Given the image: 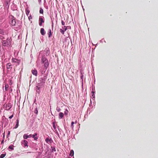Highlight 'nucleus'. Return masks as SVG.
I'll return each mask as SVG.
<instances>
[{
    "label": "nucleus",
    "instance_id": "obj_1",
    "mask_svg": "<svg viewBox=\"0 0 158 158\" xmlns=\"http://www.w3.org/2000/svg\"><path fill=\"white\" fill-rule=\"evenodd\" d=\"M41 62L42 64H44V68L47 69L49 65L48 60L45 57L43 56L41 59Z\"/></svg>",
    "mask_w": 158,
    "mask_h": 158
},
{
    "label": "nucleus",
    "instance_id": "obj_2",
    "mask_svg": "<svg viewBox=\"0 0 158 158\" xmlns=\"http://www.w3.org/2000/svg\"><path fill=\"white\" fill-rule=\"evenodd\" d=\"M28 142L25 139L21 141V144L22 145L24 148L28 147Z\"/></svg>",
    "mask_w": 158,
    "mask_h": 158
},
{
    "label": "nucleus",
    "instance_id": "obj_3",
    "mask_svg": "<svg viewBox=\"0 0 158 158\" xmlns=\"http://www.w3.org/2000/svg\"><path fill=\"white\" fill-rule=\"evenodd\" d=\"M2 45L4 46H8L10 45V43L9 40L7 39L6 40H3L2 41Z\"/></svg>",
    "mask_w": 158,
    "mask_h": 158
},
{
    "label": "nucleus",
    "instance_id": "obj_4",
    "mask_svg": "<svg viewBox=\"0 0 158 158\" xmlns=\"http://www.w3.org/2000/svg\"><path fill=\"white\" fill-rule=\"evenodd\" d=\"M11 17V21L10 22V23L12 25L15 26L16 23L15 18L13 16H12Z\"/></svg>",
    "mask_w": 158,
    "mask_h": 158
},
{
    "label": "nucleus",
    "instance_id": "obj_5",
    "mask_svg": "<svg viewBox=\"0 0 158 158\" xmlns=\"http://www.w3.org/2000/svg\"><path fill=\"white\" fill-rule=\"evenodd\" d=\"M44 21L42 17H40L39 20V24L40 26L42 25V23H44Z\"/></svg>",
    "mask_w": 158,
    "mask_h": 158
},
{
    "label": "nucleus",
    "instance_id": "obj_6",
    "mask_svg": "<svg viewBox=\"0 0 158 158\" xmlns=\"http://www.w3.org/2000/svg\"><path fill=\"white\" fill-rule=\"evenodd\" d=\"M23 137L24 139H27L28 138L31 137V134L28 135L27 134H25L23 135Z\"/></svg>",
    "mask_w": 158,
    "mask_h": 158
},
{
    "label": "nucleus",
    "instance_id": "obj_7",
    "mask_svg": "<svg viewBox=\"0 0 158 158\" xmlns=\"http://www.w3.org/2000/svg\"><path fill=\"white\" fill-rule=\"evenodd\" d=\"M31 72L32 73V74L33 75H34L36 76H37L38 72L36 69H32L31 70Z\"/></svg>",
    "mask_w": 158,
    "mask_h": 158
},
{
    "label": "nucleus",
    "instance_id": "obj_8",
    "mask_svg": "<svg viewBox=\"0 0 158 158\" xmlns=\"http://www.w3.org/2000/svg\"><path fill=\"white\" fill-rule=\"evenodd\" d=\"M45 141L46 142L48 143H51L52 142V140L51 139H49L48 138H47L45 139Z\"/></svg>",
    "mask_w": 158,
    "mask_h": 158
},
{
    "label": "nucleus",
    "instance_id": "obj_9",
    "mask_svg": "<svg viewBox=\"0 0 158 158\" xmlns=\"http://www.w3.org/2000/svg\"><path fill=\"white\" fill-rule=\"evenodd\" d=\"M37 135V134L36 133H35L33 135L31 134V137L34 138L35 140H37L38 139V137L36 136Z\"/></svg>",
    "mask_w": 158,
    "mask_h": 158
},
{
    "label": "nucleus",
    "instance_id": "obj_10",
    "mask_svg": "<svg viewBox=\"0 0 158 158\" xmlns=\"http://www.w3.org/2000/svg\"><path fill=\"white\" fill-rule=\"evenodd\" d=\"M40 33L42 35H44L45 34V31L43 28H41Z\"/></svg>",
    "mask_w": 158,
    "mask_h": 158
},
{
    "label": "nucleus",
    "instance_id": "obj_11",
    "mask_svg": "<svg viewBox=\"0 0 158 158\" xmlns=\"http://www.w3.org/2000/svg\"><path fill=\"white\" fill-rule=\"evenodd\" d=\"M64 116V114L62 112H60L59 114V119H61L63 118Z\"/></svg>",
    "mask_w": 158,
    "mask_h": 158
},
{
    "label": "nucleus",
    "instance_id": "obj_12",
    "mask_svg": "<svg viewBox=\"0 0 158 158\" xmlns=\"http://www.w3.org/2000/svg\"><path fill=\"white\" fill-rule=\"evenodd\" d=\"M12 65L10 63H8L6 65V67L7 69H9L11 68Z\"/></svg>",
    "mask_w": 158,
    "mask_h": 158
},
{
    "label": "nucleus",
    "instance_id": "obj_13",
    "mask_svg": "<svg viewBox=\"0 0 158 158\" xmlns=\"http://www.w3.org/2000/svg\"><path fill=\"white\" fill-rule=\"evenodd\" d=\"M19 120L18 119H17L16 120V125H15V126L14 127V128L15 129H16V128H17L18 127V126H19Z\"/></svg>",
    "mask_w": 158,
    "mask_h": 158
},
{
    "label": "nucleus",
    "instance_id": "obj_14",
    "mask_svg": "<svg viewBox=\"0 0 158 158\" xmlns=\"http://www.w3.org/2000/svg\"><path fill=\"white\" fill-rule=\"evenodd\" d=\"M48 37H50L52 35V34L51 32V29H49V32L48 33Z\"/></svg>",
    "mask_w": 158,
    "mask_h": 158
},
{
    "label": "nucleus",
    "instance_id": "obj_15",
    "mask_svg": "<svg viewBox=\"0 0 158 158\" xmlns=\"http://www.w3.org/2000/svg\"><path fill=\"white\" fill-rule=\"evenodd\" d=\"M74 151L72 150H71L70 152V155L71 156H73L74 155Z\"/></svg>",
    "mask_w": 158,
    "mask_h": 158
},
{
    "label": "nucleus",
    "instance_id": "obj_16",
    "mask_svg": "<svg viewBox=\"0 0 158 158\" xmlns=\"http://www.w3.org/2000/svg\"><path fill=\"white\" fill-rule=\"evenodd\" d=\"M30 12V10L28 9H26V14L28 16Z\"/></svg>",
    "mask_w": 158,
    "mask_h": 158
},
{
    "label": "nucleus",
    "instance_id": "obj_17",
    "mask_svg": "<svg viewBox=\"0 0 158 158\" xmlns=\"http://www.w3.org/2000/svg\"><path fill=\"white\" fill-rule=\"evenodd\" d=\"M0 34L2 35H4V32L3 30L1 29H0Z\"/></svg>",
    "mask_w": 158,
    "mask_h": 158
},
{
    "label": "nucleus",
    "instance_id": "obj_18",
    "mask_svg": "<svg viewBox=\"0 0 158 158\" xmlns=\"http://www.w3.org/2000/svg\"><path fill=\"white\" fill-rule=\"evenodd\" d=\"M9 87V85L8 84H6L5 86V89L6 91H7L8 90V88Z\"/></svg>",
    "mask_w": 158,
    "mask_h": 158
},
{
    "label": "nucleus",
    "instance_id": "obj_19",
    "mask_svg": "<svg viewBox=\"0 0 158 158\" xmlns=\"http://www.w3.org/2000/svg\"><path fill=\"white\" fill-rule=\"evenodd\" d=\"M39 12L40 13L43 14L44 12L42 8H40Z\"/></svg>",
    "mask_w": 158,
    "mask_h": 158
},
{
    "label": "nucleus",
    "instance_id": "obj_20",
    "mask_svg": "<svg viewBox=\"0 0 158 158\" xmlns=\"http://www.w3.org/2000/svg\"><path fill=\"white\" fill-rule=\"evenodd\" d=\"M62 29L64 30V32H65L67 30V27L64 26L62 27Z\"/></svg>",
    "mask_w": 158,
    "mask_h": 158
},
{
    "label": "nucleus",
    "instance_id": "obj_21",
    "mask_svg": "<svg viewBox=\"0 0 158 158\" xmlns=\"http://www.w3.org/2000/svg\"><path fill=\"white\" fill-rule=\"evenodd\" d=\"M6 156V154H2L0 156V158H4Z\"/></svg>",
    "mask_w": 158,
    "mask_h": 158
},
{
    "label": "nucleus",
    "instance_id": "obj_22",
    "mask_svg": "<svg viewBox=\"0 0 158 158\" xmlns=\"http://www.w3.org/2000/svg\"><path fill=\"white\" fill-rule=\"evenodd\" d=\"M60 32L62 33L63 35H64V31L63 29H60Z\"/></svg>",
    "mask_w": 158,
    "mask_h": 158
},
{
    "label": "nucleus",
    "instance_id": "obj_23",
    "mask_svg": "<svg viewBox=\"0 0 158 158\" xmlns=\"http://www.w3.org/2000/svg\"><path fill=\"white\" fill-rule=\"evenodd\" d=\"M0 38L2 40V41H3L4 40H3V39H5V38L3 35H0Z\"/></svg>",
    "mask_w": 158,
    "mask_h": 158
},
{
    "label": "nucleus",
    "instance_id": "obj_24",
    "mask_svg": "<svg viewBox=\"0 0 158 158\" xmlns=\"http://www.w3.org/2000/svg\"><path fill=\"white\" fill-rule=\"evenodd\" d=\"M12 60L13 62H16L17 61V60L15 58H12Z\"/></svg>",
    "mask_w": 158,
    "mask_h": 158
},
{
    "label": "nucleus",
    "instance_id": "obj_25",
    "mask_svg": "<svg viewBox=\"0 0 158 158\" xmlns=\"http://www.w3.org/2000/svg\"><path fill=\"white\" fill-rule=\"evenodd\" d=\"M51 148H52V152L56 151V149L54 147H52Z\"/></svg>",
    "mask_w": 158,
    "mask_h": 158
},
{
    "label": "nucleus",
    "instance_id": "obj_26",
    "mask_svg": "<svg viewBox=\"0 0 158 158\" xmlns=\"http://www.w3.org/2000/svg\"><path fill=\"white\" fill-rule=\"evenodd\" d=\"M38 110H37V108H36L35 110H34V113L36 114H38Z\"/></svg>",
    "mask_w": 158,
    "mask_h": 158
},
{
    "label": "nucleus",
    "instance_id": "obj_27",
    "mask_svg": "<svg viewBox=\"0 0 158 158\" xmlns=\"http://www.w3.org/2000/svg\"><path fill=\"white\" fill-rule=\"evenodd\" d=\"M64 113L65 115L68 114V111L67 109H66L65 111L64 112Z\"/></svg>",
    "mask_w": 158,
    "mask_h": 158
},
{
    "label": "nucleus",
    "instance_id": "obj_28",
    "mask_svg": "<svg viewBox=\"0 0 158 158\" xmlns=\"http://www.w3.org/2000/svg\"><path fill=\"white\" fill-rule=\"evenodd\" d=\"M52 124H53V127L54 129L55 130L56 129V126L55 125V123H53Z\"/></svg>",
    "mask_w": 158,
    "mask_h": 158
},
{
    "label": "nucleus",
    "instance_id": "obj_29",
    "mask_svg": "<svg viewBox=\"0 0 158 158\" xmlns=\"http://www.w3.org/2000/svg\"><path fill=\"white\" fill-rule=\"evenodd\" d=\"M9 148L11 150H13L14 148H13V145H10L9 147Z\"/></svg>",
    "mask_w": 158,
    "mask_h": 158
},
{
    "label": "nucleus",
    "instance_id": "obj_30",
    "mask_svg": "<svg viewBox=\"0 0 158 158\" xmlns=\"http://www.w3.org/2000/svg\"><path fill=\"white\" fill-rule=\"evenodd\" d=\"M28 16L29 20L30 21V19H32V18L31 15H30L29 16Z\"/></svg>",
    "mask_w": 158,
    "mask_h": 158
},
{
    "label": "nucleus",
    "instance_id": "obj_31",
    "mask_svg": "<svg viewBox=\"0 0 158 158\" xmlns=\"http://www.w3.org/2000/svg\"><path fill=\"white\" fill-rule=\"evenodd\" d=\"M74 124V122H72L71 124V127L72 128L73 127V124Z\"/></svg>",
    "mask_w": 158,
    "mask_h": 158
},
{
    "label": "nucleus",
    "instance_id": "obj_32",
    "mask_svg": "<svg viewBox=\"0 0 158 158\" xmlns=\"http://www.w3.org/2000/svg\"><path fill=\"white\" fill-rule=\"evenodd\" d=\"M61 23H62V25H63L64 26L65 25L64 22L62 20V21H61Z\"/></svg>",
    "mask_w": 158,
    "mask_h": 158
},
{
    "label": "nucleus",
    "instance_id": "obj_33",
    "mask_svg": "<svg viewBox=\"0 0 158 158\" xmlns=\"http://www.w3.org/2000/svg\"><path fill=\"white\" fill-rule=\"evenodd\" d=\"M13 114L11 116L9 117V118L10 119L12 118L13 117Z\"/></svg>",
    "mask_w": 158,
    "mask_h": 158
},
{
    "label": "nucleus",
    "instance_id": "obj_34",
    "mask_svg": "<svg viewBox=\"0 0 158 158\" xmlns=\"http://www.w3.org/2000/svg\"><path fill=\"white\" fill-rule=\"evenodd\" d=\"M10 134V131H8V133H7V135L8 136Z\"/></svg>",
    "mask_w": 158,
    "mask_h": 158
},
{
    "label": "nucleus",
    "instance_id": "obj_35",
    "mask_svg": "<svg viewBox=\"0 0 158 158\" xmlns=\"http://www.w3.org/2000/svg\"><path fill=\"white\" fill-rule=\"evenodd\" d=\"M60 109H57V110L58 112H59L60 111Z\"/></svg>",
    "mask_w": 158,
    "mask_h": 158
},
{
    "label": "nucleus",
    "instance_id": "obj_36",
    "mask_svg": "<svg viewBox=\"0 0 158 158\" xmlns=\"http://www.w3.org/2000/svg\"><path fill=\"white\" fill-rule=\"evenodd\" d=\"M94 94V91H92V92H91V94H92V96H93V95L92 94Z\"/></svg>",
    "mask_w": 158,
    "mask_h": 158
},
{
    "label": "nucleus",
    "instance_id": "obj_37",
    "mask_svg": "<svg viewBox=\"0 0 158 158\" xmlns=\"http://www.w3.org/2000/svg\"><path fill=\"white\" fill-rule=\"evenodd\" d=\"M77 123V121H76L75 122V123L76 124V123Z\"/></svg>",
    "mask_w": 158,
    "mask_h": 158
}]
</instances>
